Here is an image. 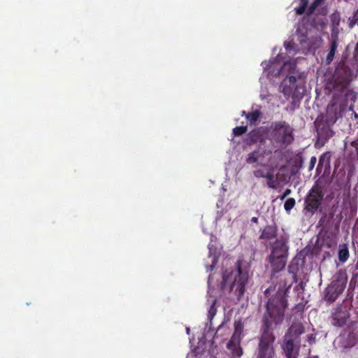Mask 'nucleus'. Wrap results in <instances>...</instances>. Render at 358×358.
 I'll return each instance as SVG.
<instances>
[{
    "instance_id": "a211bd4d",
    "label": "nucleus",
    "mask_w": 358,
    "mask_h": 358,
    "mask_svg": "<svg viewBox=\"0 0 358 358\" xmlns=\"http://www.w3.org/2000/svg\"><path fill=\"white\" fill-rule=\"evenodd\" d=\"M299 270V259L294 258L288 266V272L292 275L293 282H296V275Z\"/></svg>"
},
{
    "instance_id": "6e6552de",
    "label": "nucleus",
    "mask_w": 358,
    "mask_h": 358,
    "mask_svg": "<svg viewBox=\"0 0 358 358\" xmlns=\"http://www.w3.org/2000/svg\"><path fill=\"white\" fill-rule=\"evenodd\" d=\"M348 276L345 271L339 270L334 276V279L323 292L322 299L327 304L330 305L335 302L346 287Z\"/></svg>"
},
{
    "instance_id": "393cba45",
    "label": "nucleus",
    "mask_w": 358,
    "mask_h": 358,
    "mask_svg": "<svg viewBox=\"0 0 358 358\" xmlns=\"http://www.w3.org/2000/svg\"><path fill=\"white\" fill-rule=\"evenodd\" d=\"M322 0H314L311 5L309 6L306 15L308 16L312 15L315 9L322 3Z\"/></svg>"
},
{
    "instance_id": "f704fd0d",
    "label": "nucleus",
    "mask_w": 358,
    "mask_h": 358,
    "mask_svg": "<svg viewBox=\"0 0 358 358\" xmlns=\"http://www.w3.org/2000/svg\"><path fill=\"white\" fill-rule=\"evenodd\" d=\"M285 47L286 50H291V48H292V43H285Z\"/></svg>"
},
{
    "instance_id": "c756f323",
    "label": "nucleus",
    "mask_w": 358,
    "mask_h": 358,
    "mask_svg": "<svg viewBox=\"0 0 358 358\" xmlns=\"http://www.w3.org/2000/svg\"><path fill=\"white\" fill-rule=\"evenodd\" d=\"M343 71L346 74V77L344 79V83L347 84V83H348L349 82H350L352 80L353 74L352 73H350V72H348L345 69H343Z\"/></svg>"
},
{
    "instance_id": "2f4dec72",
    "label": "nucleus",
    "mask_w": 358,
    "mask_h": 358,
    "mask_svg": "<svg viewBox=\"0 0 358 358\" xmlns=\"http://www.w3.org/2000/svg\"><path fill=\"white\" fill-rule=\"evenodd\" d=\"M350 284H354L355 286H358V271L357 272L353 273Z\"/></svg>"
},
{
    "instance_id": "37998d69",
    "label": "nucleus",
    "mask_w": 358,
    "mask_h": 358,
    "mask_svg": "<svg viewBox=\"0 0 358 358\" xmlns=\"http://www.w3.org/2000/svg\"><path fill=\"white\" fill-rule=\"evenodd\" d=\"M213 267H214V266L211 265L210 266V269L213 270Z\"/></svg>"
},
{
    "instance_id": "a19ab883",
    "label": "nucleus",
    "mask_w": 358,
    "mask_h": 358,
    "mask_svg": "<svg viewBox=\"0 0 358 358\" xmlns=\"http://www.w3.org/2000/svg\"><path fill=\"white\" fill-rule=\"evenodd\" d=\"M334 217V214L333 213H331V216H330V218L332 219Z\"/></svg>"
},
{
    "instance_id": "f03ea898",
    "label": "nucleus",
    "mask_w": 358,
    "mask_h": 358,
    "mask_svg": "<svg viewBox=\"0 0 358 358\" xmlns=\"http://www.w3.org/2000/svg\"><path fill=\"white\" fill-rule=\"evenodd\" d=\"M344 91H338L327 108L324 115H320L315 121L317 141L324 145L334 135L331 127L343 115L348 105V94Z\"/></svg>"
},
{
    "instance_id": "c9c22d12",
    "label": "nucleus",
    "mask_w": 358,
    "mask_h": 358,
    "mask_svg": "<svg viewBox=\"0 0 358 358\" xmlns=\"http://www.w3.org/2000/svg\"><path fill=\"white\" fill-rule=\"evenodd\" d=\"M283 194H284V196H287L288 195H289L291 194V189H286L285 190V192H283Z\"/></svg>"
},
{
    "instance_id": "20e7f679",
    "label": "nucleus",
    "mask_w": 358,
    "mask_h": 358,
    "mask_svg": "<svg viewBox=\"0 0 358 358\" xmlns=\"http://www.w3.org/2000/svg\"><path fill=\"white\" fill-rule=\"evenodd\" d=\"M242 260L239 259L233 268L225 269L220 283L222 290L232 293L238 300L244 294L249 279L248 273L242 269Z\"/></svg>"
},
{
    "instance_id": "a878e982",
    "label": "nucleus",
    "mask_w": 358,
    "mask_h": 358,
    "mask_svg": "<svg viewBox=\"0 0 358 358\" xmlns=\"http://www.w3.org/2000/svg\"><path fill=\"white\" fill-rule=\"evenodd\" d=\"M247 130H248V127L247 126L236 127L233 129V134L235 136H241L243 134L246 133Z\"/></svg>"
},
{
    "instance_id": "4be33fe9",
    "label": "nucleus",
    "mask_w": 358,
    "mask_h": 358,
    "mask_svg": "<svg viewBox=\"0 0 358 358\" xmlns=\"http://www.w3.org/2000/svg\"><path fill=\"white\" fill-rule=\"evenodd\" d=\"M284 92V94L285 96H290L291 92L292 91H282ZM299 91H293V93L292 94V98L293 99V102L299 101L303 96L304 94L301 93L299 95L298 94Z\"/></svg>"
},
{
    "instance_id": "5701e85b",
    "label": "nucleus",
    "mask_w": 358,
    "mask_h": 358,
    "mask_svg": "<svg viewBox=\"0 0 358 358\" xmlns=\"http://www.w3.org/2000/svg\"><path fill=\"white\" fill-rule=\"evenodd\" d=\"M331 155L329 152H324L323 153L320 159H319V163L317 164V170H319V169H322L323 166V163L326 161L327 163L329 164L330 161Z\"/></svg>"
},
{
    "instance_id": "f8f14e48",
    "label": "nucleus",
    "mask_w": 358,
    "mask_h": 358,
    "mask_svg": "<svg viewBox=\"0 0 358 358\" xmlns=\"http://www.w3.org/2000/svg\"><path fill=\"white\" fill-rule=\"evenodd\" d=\"M299 41L304 48L315 51L321 46L322 39L318 35L308 37L306 34H301L299 36Z\"/></svg>"
},
{
    "instance_id": "aec40b11",
    "label": "nucleus",
    "mask_w": 358,
    "mask_h": 358,
    "mask_svg": "<svg viewBox=\"0 0 358 358\" xmlns=\"http://www.w3.org/2000/svg\"><path fill=\"white\" fill-rule=\"evenodd\" d=\"M266 179V185L271 189H276L278 186L277 179L273 173L271 171H267L265 178Z\"/></svg>"
},
{
    "instance_id": "4468645a",
    "label": "nucleus",
    "mask_w": 358,
    "mask_h": 358,
    "mask_svg": "<svg viewBox=\"0 0 358 358\" xmlns=\"http://www.w3.org/2000/svg\"><path fill=\"white\" fill-rule=\"evenodd\" d=\"M271 152H272L270 150H264L262 152H261L260 148H258L255 150L248 154L245 162L249 164H255L254 166H255L258 165L259 159L261 156L264 157V155L271 154Z\"/></svg>"
},
{
    "instance_id": "cd10ccee",
    "label": "nucleus",
    "mask_w": 358,
    "mask_h": 358,
    "mask_svg": "<svg viewBox=\"0 0 358 358\" xmlns=\"http://www.w3.org/2000/svg\"><path fill=\"white\" fill-rule=\"evenodd\" d=\"M296 203L295 199L293 198H289L286 200L284 204L285 210L287 212H289L291 209H292Z\"/></svg>"
},
{
    "instance_id": "f257e3e1",
    "label": "nucleus",
    "mask_w": 358,
    "mask_h": 358,
    "mask_svg": "<svg viewBox=\"0 0 358 358\" xmlns=\"http://www.w3.org/2000/svg\"><path fill=\"white\" fill-rule=\"evenodd\" d=\"M285 292L279 291L274 296L268 299L266 311L263 315L258 338L255 358H275L274 348L275 336L274 329L281 324L285 318V311L288 306L285 297Z\"/></svg>"
},
{
    "instance_id": "0eeeda50",
    "label": "nucleus",
    "mask_w": 358,
    "mask_h": 358,
    "mask_svg": "<svg viewBox=\"0 0 358 358\" xmlns=\"http://www.w3.org/2000/svg\"><path fill=\"white\" fill-rule=\"evenodd\" d=\"M267 134L269 140L281 148H286L294 141V129L285 121L272 122Z\"/></svg>"
},
{
    "instance_id": "72a5a7b5",
    "label": "nucleus",
    "mask_w": 358,
    "mask_h": 358,
    "mask_svg": "<svg viewBox=\"0 0 358 358\" xmlns=\"http://www.w3.org/2000/svg\"><path fill=\"white\" fill-rule=\"evenodd\" d=\"M303 159L302 156L301 155L299 157V167L301 168L303 166Z\"/></svg>"
},
{
    "instance_id": "58836bf2",
    "label": "nucleus",
    "mask_w": 358,
    "mask_h": 358,
    "mask_svg": "<svg viewBox=\"0 0 358 358\" xmlns=\"http://www.w3.org/2000/svg\"><path fill=\"white\" fill-rule=\"evenodd\" d=\"M246 114H248L245 111H242V113H241V115L243 116L245 115L246 117Z\"/></svg>"
},
{
    "instance_id": "bb28decb",
    "label": "nucleus",
    "mask_w": 358,
    "mask_h": 358,
    "mask_svg": "<svg viewBox=\"0 0 358 358\" xmlns=\"http://www.w3.org/2000/svg\"><path fill=\"white\" fill-rule=\"evenodd\" d=\"M243 325L241 322H235L234 331L232 336H236L237 338H241V333L243 331Z\"/></svg>"
},
{
    "instance_id": "473e14b6",
    "label": "nucleus",
    "mask_w": 358,
    "mask_h": 358,
    "mask_svg": "<svg viewBox=\"0 0 358 358\" xmlns=\"http://www.w3.org/2000/svg\"><path fill=\"white\" fill-rule=\"evenodd\" d=\"M275 290V287H268L267 289H266V290L264 291V295L266 297H268V294H270L271 292H273Z\"/></svg>"
},
{
    "instance_id": "9d476101",
    "label": "nucleus",
    "mask_w": 358,
    "mask_h": 358,
    "mask_svg": "<svg viewBox=\"0 0 358 358\" xmlns=\"http://www.w3.org/2000/svg\"><path fill=\"white\" fill-rule=\"evenodd\" d=\"M338 343L341 348L348 349L358 343V323L351 322L339 334Z\"/></svg>"
},
{
    "instance_id": "ea45409f",
    "label": "nucleus",
    "mask_w": 358,
    "mask_h": 358,
    "mask_svg": "<svg viewBox=\"0 0 358 358\" xmlns=\"http://www.w3.org/2000/svg\"><path fill=\"white\" fill-rule=\"evenodd\" d=\"M287 196H284V194L280 196V200H284Z\"/></svg>"
},
{
    "instance_id": "9b49d317",
    "label": "nucleus",
    "mask_w": 358,
    "mask_h": 358,
    "mask_svg": "<svg viewBox=\"0 0 358 358\" xmlns=\"http://www.w3.org/2000/svg\"><path fill=\"white\" fill-rule=\"evenodd\" d=\"M350 316V313L345 307L340 305L331 310L329 320L334 327H343L347 324Z\"/></svg>"
},
{
    "instance_id": "7ed1b4c3",
    "label": "nucleus",
    "mask_w": 358,
    "mask_h": 358,
    "mask_svg": "<svg viewBox=\"0 0 358 358\" xmlns=\"http://www.w3.org/2000/svg\"><path fill=\"white\" fill-rule=\"evenodd\" d=\"M270 245L271 253L266 259L271 268V279L275 280L280 277V287L276 294L280 290L285 292V297L287 299V294L292 285V282L288 284L285 275L280 273L284 271L287 264L289 246L282 238L276 239Z\"/></svg>"
},
{
    "instance_id": "4c0bfd02",
    "label": "nucleus",
    "mask_w": 358,
    "mask_h": 358,
    "mask_svg": "<svg viewBox=\"0 0 358 358\" xmlns=\"http://www.w3.org/2000/svg\"><path fill=\"white\" fill-rule=\"evenodd\" d=\"M213 280V276L211 275H209L208 277V284H210L211 283V280Z\"/></svg>"
},
{
    "instance_id": "1a4fd4ad",
    "label": "nucleus",
    "mask_w": 358,
    "mask_h": 358,
    "mask_svg": "<svg viewBox=\"0 0 358 358\" xmlns=\"http://www.w3.org/2000/svg\"><path fill=\"white\" fill-rule=\"evenodd\" d=\"M323 198L322 187L317 184L313 185L305 198L303 210L310 215L315 214L321 206Z\"/></svg>"
},
{
    "instance_id": "c03bdc74",
    "label": "nucleus",
    "mask_w": 358,
    "mask_h": 358,
    "mask_svg": "<svg viewBox=\"0 0 358 358\" xmlns=\"http://www.w3.org/2000/svg\"><path fill=\"white\" fill-rule=\"evenodd\" d=\"M357 315H358V310H357Z\"/></svg>"
},
{
    "instance_id": "b1692460",
    "label": "nucleus",
    "mask_w": 358,
    "mask_h": 358,
    "mask_svg": "<svg viewBox=\"0 0 358 358\" xmlns=\"http://www.w3.org/2000/svg\"><path fill=\"white\" fill-rule=\"evenodd\" d=\"M308 3V0H300V6L295 8L296 14H303L307 8Z\"/></svg>"
},
{
    "instance_id": "79ce46f5",
    "label": "nucleus",
    "mask_w": 358,
    "mask_h": 358,
    "mask_svg": "<svg viewBox=\"0 0 358 358\" xmlns=\"http://www.w3.org/2000/svg\"><path fill=\"white\" fill-rule=\"evenodd\" d=\"M316 93H317V96H319L320 94L319 91H316Z\"/></svg>"
},
{
    "instance_id": "7c9ffc66",
    "label": "nucleus",
    "mask_w": 358,
    "mask_h": 358,
    "mask_svg": "<svg viewBox=\"0 0 358 358\" xmlns=\"http://www.w3.org/2000/svg\"><path fill=\"white\" fill-rule=\"evenodd\" d=\"M316 162H317L316 157H315V156L312 157L310 158V161L309 166H308V171H312L313 169Z\"/></svg>"
},
{
    "instance_id": "c85d7f7f",
    "label": "nucleus",
    "mask_w": 358,
    "mask_h": 358,
    "mask_svg": "<svg viewBox=\"0 0 358 358\" xmlns=\"http://www.w3.org/2000/svg\"><path fill=\"white\" fill-rule=\"evenodd\" d=\"M252 173L257 178H264L267 171L264 169H257L253 171Z\"/></svg>"
},
{
    "instance_id": "423d86ee",
    "label": "nucleus",
    "mask_w": 358,
    "mask_h": 358,
    "mask_svg": "<svg viewBox=\"0 0 358 358\" xmlns=\"http://www.w3.org/2000/svg\"><path fill=\"white\" fill-rule=\"evenodd\" d=\"M305 332L301 323H293L283 336L281 345L286 358H298L301 345V335Z\"/></svg>"
},
{
    "instance_id": "39448f33",
    "label": "nucleus",
    "mask_w": 358,
    "mask_h": 358,
    "mask_svg": "<svg viewBox=\"0 0 358 358\" xmlns=\"http://www.w3.org/2000/svg\"><path fill=\"white\" fill-rule=\"evenodd\" d=\"M262 65L267 72L268 77L285 75V78L280 83V90H299L296 82L301 78V75L296 71V64L294 61L285 62L282 66H280L275 59L273 61L264 62Z\"/></svg>"
},
{
    "instance_id": "f3484780",
    "label": "nucleus",
    "mask_w": 358,
    "mask_h": 358,
    "mask_svg": "<svg viewBox=\"0 0 358 358\" xmlns=\"http://www.w3.org/2000/svg\"><path fill=\"white\" fill-rule=\"evenodd\" d=\"M337 48H338L337 38H334L330 42L329 51L326 57L327 64H330L331 63V62L333 61Z\"/></svg>"
},
{
    "instance_id": "dca6fc26",
    "label": "nucleus",
    "mask_w": 358,
    "mask_h": 358,
    "mask_svg": "<svg viewBox=\"0 0 358 358\" xmlns=\"http://www.w3.org/2000/svg\"><path fill=\"white\" fill-rule=\"evenodd\" d=\"M248 142L247 144L251 145L261 141L262 139V135L259 129H255L250 131L248 134Z\"/></svg>"
},
{
    "instance_id": "2eb2a0df",
    "label": "nucleus",
    "mask_w": 358,
    "mask_h": 358,
    "mask_svg": "<svg viewBox=\"0 0 358 358\" xmlns=\"http://www.w3.org/2000/svg\"><path fill=\"white\" fill-rule=\"evenodd\" d=\"M278 228L275 225H266L262 231L259 238L270 241L277 237Z\"/></svg>"
},
{
    "instance_id": "412c9836",
    "label": "nucleus",
    "mask_w": 358,
    "mask_h": 358,
    "mask_svg": "<svg viewBox=\"0 0 358 358\" xmlns=\"http://www.w3.org/2000/svg\"><path fill=\"white\" fill-rule=\"evenodd\" d=\"M260 112L258 110H254L246 114V119L251 124H255L260 117Z\"/></svg>"
},
{
    "instance_id": "6ab92c4d",
    "label": "nucleus",
    "mask_w": 358,
    "mask_h": 358,
    "mask_svg": "<svg viewBox=\"0 0 358 358\" xmlns=\"http://www.w3.org/2000/svg\"><path fill=\"white\" fill-rule=\"evenodd\" d=\"M338 259L341 263L345 262L349 257V250L346 244L339 245L338 252Z\"/></svg>"
},
{
    "instance_id": "ddd939ff",
    "label": "nucleus",
    "mask_w": 358,
    "mask_h": 358,
    "mask_svg": "<svg viewBox=\"0 0 358 358\" xmlns=\"http://www.w3.org/2000/svg\"><path fill=\"white\" fill-rule=\"evenodd\" d=\"M241 338H237L236 336H232L227 344V349L231 352V355L236 357H241L243 355V349L241 347Z\"/></svg>"
},
{
    "instance_id": "e433bc0d",
    "label": "nucleus",
    "mask_w": 358,
    "mask_h": 358,
    "mask_svg": "<svg viewBox=\"0 0 358 358\" xmlns=\"http://www.w3.org/2000/svg\"><path fill=\"white\" fill-rule=\"evenodd\" d=\"M251 222L257 224L258 222V218L257 217H252L251 218Z\"/></svg>"
}]
</instances>
